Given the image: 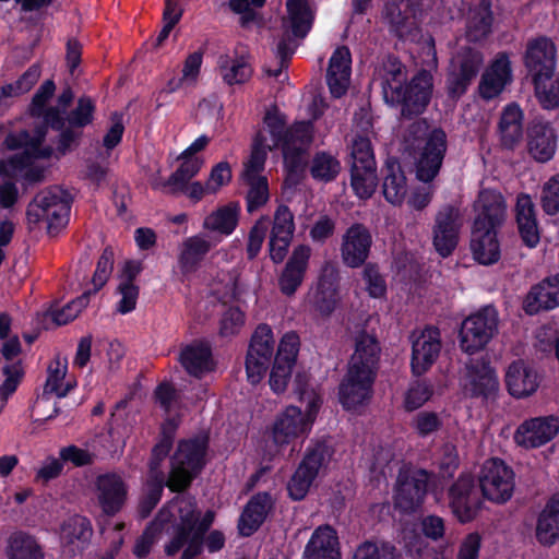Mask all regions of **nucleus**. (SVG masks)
Returning <instances> with one entry per match:
<instances>
[{
  "instance_id": "41",
  "label": "nucleus",
  "mask_w": 559,
  "mask_h": 559,
  "mask_svg": "<svg viewBox=\"0 0 559 559\" xmlns=\"http://www.w3.org/2000/svg\"><path fill=\"white\" fill-rule=\"evenodd\" d=\"M334 448L325 439L311 440L304 456L298 464L300 467L318 477L320 472L326 469L333 455Z\"/></svg>"
},
{
  "instance_id": "54",
  "label": "nucleus",
  "mask_w": 559,
  "mask_h": 559,
  "mask_svg": "<svg viewBox=\"0 0 559 559\" xmlns=\"http://www.w3.org/2000/svg\"><path fill=\"white\" fill-rule=\"evenodd\" d=\"M362 266V280L368 296L373 299H384L388 294V285L384 275L380 272L379 265L368 262Z\"/></svg>"
},
{
  "instance_id": "42",
  "label": "nucleus",
  "mask_w": 559,
  "mask_h": 559,
  "mask_svg": "<svg viewBox=\"0 0 559 559\" xmlns=\"http://www.w3.org/2000/svg\"><path fill=\"white\" fill-rule=\"evenodd\" d=\"M523 111L516 103L508 104L499 120L502 145L513 148L522 138Z\"/></svg>"
},
{
  "instance_id": "5",
  "label": "nucleus",
  "mask_w": 559,
  "mask_h": 559,
  "mask_svg": "<svg viewBox=\"0 0 559 559\" xmlns=\"http://www.w3.org/2000/svg\"><path fill=\"white\" fill-rule=\"evenodd\" d=\"M209 436L182 439L170 456L167 487L171 492L185 495L206 465Z\"/></svg>"
},
{
  "instance_id": "27",
  "label": "nucleus",
  "mask_w": 559,
  "mask_h": 559,
  "mask_svg": "<svg viewBox=\"0 0 559 559\" xmlns=\"http://www.w3.org/2000/svg\"><path fill=\"white\" fill-rule=\"evenodd\" d=\"M92 536V522L84 515H71L60 526L61 546L71 556L81 555L88 547Z\"/></svg>"
},
{
  "instance_id": "48",
  "label": "nucleus",
  "mask_w": 559,
  "mask_h": 559,
  "mask_svg": "<svg viewBox=\"0 0 559 559\" xmlns=\"http://www.w3.org/2000/svg\"><path fill=\"white\" fill-rule=\"evenodd\" d=\"M159 511L155 515L154 520L144 528L142 534L136 538L135 544L133 546V555L138 559H145L151 550L153 545L156 542V537L160 532L166 533V528L170 525V518L166 516L165 519H158Z\"/></svg>"
},
{
  "instance_id": "14",
  "label": "nucleus",
  "mask_w": 559,
  "mask_h": 559,
  "mask_svg": "<svg viewBox=\"0 0 559 559\" xmlns=\"http://www.w3.org/2000/svg\"><path fill=\"white\" fill-rule=\"evenodd\" d=\"M274 335L267 323H260L253 331L247 355L246 373L248 381L255 385L265 377L274 359Z\"/></svg>"
},
{
  "instance_id": "11",
  "label": "nucleus",
  "mask_w": 559,
  "mask_h": 559,
  "mask_svg": "<svg viewBox=\"0 0 559 559\" xmlns=\"http://www.w3.org/2000/svg\"><path fill=\"white\" fill-rule=\"evenodd\" d=\"M484 64L480 50L462 47L452 60L445 78V92L449 99L457 102L464 96Z\"/></svg>"
},
{
  "instance_id": "56",
  "label": "nucleus",
  "mask_w": 559,
  "mask_h": 559,
  "mask_svg": "<svg viewBox=\"0 0 559 559\" xmlns=\"http://www.w3.org/2000/svg\"><path fill=\"white\" fill-rule=\"evenodd\" d=\"M295 230L294 213L286 204H280L274 212L270 237L293 239Z\"/></svg>"
},
{
  "instance_id": "13",
  "label": "nucleus",
  "mask_w": 559,
  "mask_h": 559,
  "mask_svg": "<svg viewBox=\"0 0 559 559\" xmlns=\"http://www.w3.org/2000/svg\"><path fill=\"white\" fill-rule=\"evenodd\" d=\"M447 497L453 516L462 524L475 520L483 509L484 498L471 474H461L448 488Z\"/></svg>"
},
{
  "instance_id": "59",
  "label": "nucleus",
  "mask_w": 559,
  "mask_h": 559,
  "mask_svg": "<svg viewBox=\"0 0 559 559\" xmlns=\"http://www.w3.org/2000/svg\"><path fill=\"white\" fill-rule=\"evenodd\" d=\"M269 224V216L262 215L250 228L246 247L248 260H254L259 255L266 237Z\"/></svg>"
},
{
  "instance_id": "51",
  "label": "nucleus",
  "mask_w": 559,
  "mask_h": 559,
  "mask_svg": "<svg viewBox=\"0 0 559 559\" xmlns=\"http://www.w3.org/2000/svg\"><path fill=\"white\" fill-rule=\"evenodd\" d=\"M271 150V146L265 145V138L261 133H258L253 140L249 159L245 163L242 178H262L261 173L265 167L267 151Z\"/></svg>"
},
{
  "instance_id": "20",
  "label": "nucleus",
  "mask_w": 559,
  "mask_h": 559,
  "mask_svg": "<svg viewBox=\"0 0 559 559\" xmlns=\"http://www.w3.org/2000/svg\"><path fill=\"white\" fill-rule=\"evenodd\" d=\"M513 82V71L509 53L498 52L481 74L478 93L481 99L489 102L499 97Z\"/></svg>"
},
{
  "instance_id": "46",
  "label": "nucleus",
  "mask_w": 559,
  "mask_h": 559,
  "mask_svg": "<svg viewBox=\"0 0 559 559\" xmlns=\"http://www.w3.org/2000/svg\"><path fill=\"white\" fill-rule=\"evenodd\" d=\"M380 76L384 100L390 97L391 93H394L395 90H399L407 82L405 66L397 57L392 55L388 56L383 61Z\"/></svg>"
},
{
  "instance_id": "35",
  "label": "nucleus",
  "mask_w": 559,
  "mask_h": 559,
  "mask_svg": "<svg viewBox=\"0 0 559 559\" xmlns=\"http://www.w3.org/2000/svg\"><path fill=\"white\" fill-rule=\"evenodd\" d=\"M495 16L491 0H479L469 9L466 19V39L471 43H481L492 33Z\"/></svg>"
},
{
  "instance_id": "30",
  "label": "nucleus",
  "mask_w": 559,
  "mask_h": 559,
  "mask_svg": "<svg viewBox=\"0 0 559 559\" xmlns=\"http://www.w3.org/2000/svg\"><path fill=\"white\" fill-rule=\"evenodd\" d=\"M338 273L333 267H323L311 298L312 307L322 317H330L338 301Z\"/></svg>"
},
{
  "instance_id": "8",
  "label": "nucleus",
  "mask_w": 559,
  "mask_h": 559,
  "mask_svg": "<svg viewBox=\"0 0 559 559\" xmlns=\"http://www.w3.org/2000/svg\"><path fill=\"white\" fill-rule=\"evenodd\" d=\"M287 15L282 19L283 34L276 45V57L288 66L295 53V39H304L312 28L314 14L308 0H286Z\"/></svg>"
},
{
  "instance_id": "4",
  "label": "nucleus",
  "mask_w": 559,
  "mask_h": 559,
  "mask_svg": "<svg viewBox=\"0 0 559 559\" xmlns=\"http://www.w3.org/2000/svg\"><path fill=\"white\" fill-rule=\"evenodd\" d=\"M295 392L305 405V413L300 407L289 405L277 415L272 430L277 445L289 444L299 436L309 433L323 403L321 395L307 383L298 381Z\"/></svg>"
},
{
  "instance_id": "45",
  "label": "nucleus",
  "mask_w": 559,
  "mask_h": 559,
  "mask_svg": "<svg viewBox=\"0 0 559 559\" xmlns=\"http://www.w3.org/2000/svg\"><path fill=\"white\" fill-rule=\"evenodd\" d=\"M222 78L228 85L243 84L253 70L245 56H222L218 61Z\"/></svg>"
},
{
  "instance_id": "53",
  "label": "nucleus",
  "mask_w": 559,
  "mask_h": 559,
  "mask_svg": "<svg viewBox=\"0 0 559 559\" xmlns=\"http://www.w3.org/2000/svg\"><path fill=\"white\" fill-rule=\"evenodd\" d=\"M249 186L246 195V207L249 214H252L266 204L270 198L269 182L266 177L262 178H242Z\"/></svg>"
},
{
  "instance_id": "31",
  "label": "nucleus",
  "mask_w": 559,
  "mask_h": 559,
  "mask_svg": "<svg viewBox=\"0 0 559 559\" xmlns=\"http://www.w3.org/2000/svg\"><path fill=\"white\" fill-rule=\"evenodd\" d=\"M352 56L346 46L337 47L329 61L326 84L334 98H341L348 90Z\"/></svg>"
},
{
  "instance_id": "52",
  "label": "nucleus",
  "mask_w": 559,
  "mask_h": 559,
  "mask_svg": "<svg viewBox=\"0 0 559 559\" xmlns=\"http://www.w3.org/2000/svg\"><path fill=\"white\" fill-rule=\"evenodd\" d=\"M166 483L167 479L160 478V475L147 476L139 504V513L141 518H147L158 504L162 499L164 488L167 487Z\"/></svg>"
},
{
  "instance_id": "26",
  "label": "nucleus",
  "mask_w": 559,
  "mask_h": 559,
  "mask_svg": "<svg viewBox=\"0 0 559 559\" xmlns=\"http://www.w3.org/2000/svg\"><path fill=\"white\" fill-rule=\"evenodd\" d=\"M274 508L270 492L259 491L250 497L238 520V532L243 537H250L263 525Z\"/></svg>"
},
{
  "instance_id": "64",
  "label": "nucleus",
  "mask_w": 559,
  "mask_h": 559,
  "mask_svg": "<svg viewBox=\"0 0 559 559\" xmlns=\"http://www.w3.org/2000/svg\"><path fill=\"white\" fill-rule=\"evenodd\" d=\"M540 205L547 215L559 213V173L551 176L543 186Z\"/></svg>"
},
{
  "instance_id": "34",
  "label": "nucleus",
  "mask_w": 559,
  "mask_h": 559,
  "mask_svg": "<svg viewBox=\"0 0 559 559\" xmlns=\"http://www.w3.org/2000/svg\"><path fill=\"white\" fill-rule=\"evenodd\" d=\"M506 385L509 393L516 397H527L539 386L537 372L523 360L513 361L506 373Z\"/></svg>"
},
{
  "instance_id": "55",
  "label": "nucleus",
  "mask_w": 559,
  "mask_h": 559,
  "mask_svg": "<svg viewBox=\"0 0 559 559\" xmlns=\"http://www.w3.org/2000/svg\"><path fill=\"white\" fill-rule=\"evenodd\" d=\"M200 549L191 550V542L185 544V547L181 549L182 554L180 559H195L201 556L204 549H206L210 554H215L221 551L225 547L226 538L222 531L213 530L209 531L206 534L201 537Z\"/></svg>"
},
{
  "instance_id": "47",
  "label": "nucleus",
  "mask_w": 559,
  "mask_h": 559,
  "mask_svg": "<svg viewBox=\"0 0 559 559\" xmlns=\"http://www.w3.org/2000/svg\"><path fill=\"white\" fill-rule=\"evenodd\" d=\"M341 169V163L335 156L329 152L319 151L313 155L309 170L314 180L328 183L337 178Z\"/></svg>"
},
{
  "instance_id": "15",
  "label": "nucleus",
  "mask_w": 559,
  "mask_h": 559,
  "mask_svg": "<svg viewBox=\"0 0 559 559\" xmlns=\"http://www.w3.org/2000/svg\"><path fill=\"white\" fill-rule=\"evenodd\" d=\"M477 485L484 499L506 503L514 491V472L501 459L492 457L483 465Z\"/></svg>"
},
{
  "instance_id": "6",
  "label": "nucleus",
  "mask_w": 559,
  "mask_h": 559,
  "mask_svg": "<svg viewBox=\"0 0 559 559\" xmlns=\"http://www.w3.org/2000/svg\"><path fill=\"white\" fill-rule=\"evenodd\" d=\"M72 195L64 189L52 186L38 192L26 209L29 224L47 223L49 235H56L67 226L70 218Z\"/></svg>"
},
{
  "instance_id": "10",
  "label": "nucleus",
  "mask_w": 559,
  "mask_h": 559,
  "mask_svg": "<svg viewBox=\"0 0 559 559\" xmlns=\"http://www.w3.org/2000/svg\"><path fill=\"white\" fill-rule=\"evenodd\" d=\"M433 474L425 468H401L394 488V506L404 514L417 512L425 502Z\"/></svg>"
},
{
  "instance_id": "63",
  "label": "nucleus",
  "mask_w": 559,
  "mask_h": 559,
  "mask_svg": "<svg viewBox=\"0 0 559 559\" xmlns=\"http://www.w3.org/2000/svg\"><path fill=\"white\" fill-rule=\"evenodd\" d=\"M443 426V420L436 412L421 411L418 412L413 420L412 427L420 438H427L439 431Z\"/></svg>"
},
{
  "instance_id": "58",
  "label": "nucleus",
  "mask_w": 559,
  "mask_h": 559,
  "mask_svg": "<svg viewBox=\"0 0 559 559\" xmlns=\"http://www.w3.org/2000/svg\"><path fill=\"white\" fill-rule=\"evenodd\" d=\"M299 348L300 337L298 333L295 331L286 332L278 343L277 350L274 354L273 360L294 367L297 360Z\"/></svg>"
},
{
  "instance_id": "33",
  "label": "nucleus",
  "mask_w": 559,
  "mask_h": 559,
  "mask_svg": "<svg viewBox=\"0 0 559 559\" xmlns=\"http://www.w3.org/2000/svg\"><path fill=\"white\" fill-rule=\"evenodd\" d=\"M98 502L107 515L118 513L127 498V487L122 478L115 473L99 475L96 479Z\"/></svg>"
},
{
  "instance_id": "44",
  "label": "nucleus",
  "mask_w": 559,
  "mask_h": 559,
  "mask_svg": "<svg viewBox=\"0 0 559 559\" xmlns=\"http://www.w3.org/2000/svg\"><path fill=\"white\" fill-rule=\"evenodd\" d=\"M7 557L8 559H45V554L34 536L20 531L9 537Z\"/></svg>"
},
{
  "instance_id": "36",
  "label": "nucleus",
  "mask_w": 559,
  "mask_h": 559,
  "mask_svg": "<svg viewBox=\"0 0 559 559\" xmlns=\"http://www.w3.org/2000/svg\"><path fill=\"white\" fill-rule=\"evenodd\" d=\"M518 229L523 242L534 248L539 242V230L535 205L528 194H520L515 204Z\"/></svg>"
},
{
  "instance_id": "18",
  "label": "nucleus",
  "mask_w": 559,
  "mask_h": 559,
  "mask_svg": "<svg viewBox=\"0 0 559 559\" xmlns=\"http://www.w3.org/2000/svg\"><path fill=\"white\" fill-rule=\"evenodd\" d=\"M461 226L460 211L453 205L447 204L436 214L432 243L442 258H448L456 249Z\"/></svg>"
},
{
  "instance_id": "29",
  "label": "nucleus",
  "mask_w": 559,
  "mask_h": 559,
  "mask_svg": "<svg viewBox=\"0 0 559 559\" xmlns=\"http://www.w3.org/2000/svg\"><path fill=\"white\" fill-rule=\"evenodd\" d=\"M559 306V273L544 278L532 286L524 300L527 314H537L543 310H551Z\"/></svg>"
},
{
  "instance_id": "57",
  "label": "nucleus",
  "mask_w": 559,
  "mask_h": 559,
  "mask_svg": "<svg viewBox=\"0 0 559 559\" xmlns=\"http://www.w3.org/2000/svg\"><path fill=\"white\" fill-rule=\"evenodd\" d=\"M95 111V102L90 96H81L75 108L67 115L68 124L83 129L93 122Z\"/></svg>"
},
{
  "instance_id": "40",
  "label": "nucleus",
  "mask_w": 559,
  "mask_h": 559,
  "mask_svg": "<svg viewBox=\"0 0 559 559\" xmlns=\"http://www.w3.org/2000/svg\"><path fill=\"white\" fill-rule=\"evenodd\" d=\"M240 211L241 207L238 201H230L218 206L204 218L203 228L223 236H229L238 226Z\"/></svg>"
},
{
  "instance_id": "61",
  "label": "nucleus",
  "mask_w": 559,
  "mask_h": 559,
  "mask_svg": "<svg viewBox=\"0 0 559 559\" xmlns=\"http://www.w3.org/2000/svg\"><path fill=\"white\" fill-rule=\"evenodd\" d=\"M433 394L432 386L426 380L416 381L408 388L405 400L404 408L407 412H414L427 403Z\"/></svg>"
},
{
  "instance_id": "39",
  "label": "nucleus",
  "mask_w": 559,
  "mask_h": 559,
  "mask_svg": "<svg viewBox=\"0 0 559 559\" xmlns=\"http://www.w3.org/2000/svg\"><path fill=\"white\" fill-rule=\"evenodd\" d=\"M212 247V242L205 239L202 235L186 238L181 245V250L178 257V264L181 273H194L211 251Z\"/></svg>"
},
{
  "instance_id": "21",
  "label": "nucleus",
  "mask_w": 559,
  "mask_h": 559,
  "mask_svg": "<svg viewBox=\"0 0 559 559\" xmlns=\"http://www.w3.org/2000/svg\"><path fill=\"white\" fill-rule=\"evenodd\" d=\"M464 392L472 399L487 401L493 399L499 390L496 370L487 359H477L466 366Z\"/></svg>"
},
{
  "instance_id": "2",
  "label": "nucleus",
  "mask_w": 559,
  "mask_h": 559,
  "mask_svg": "<svg viewBox=\"0 0 559 559\" xmlns=\"http://www.w3.org/2000/svg\"><path fill=\"white\" fill-rule=\"evenodd\" d=\"M166 516L170 518V525L166 528V534L170 539L165 545L164 551L168 557H173L188 542H191V550L200 549L201 537L213 525L215 512L206 510L202 515L193 496L177 495L159 510L158 519Z\"/></svg>"
},
{
  "instance_id": "43",
  "label": "nucleus",
  "mask_w": 559,
  "mask_h": 559,
  "mask_svg": "<svg viewBox=\"0 0 559 559\" xmlns=\"http://www.w3.org/2000/svg\"><path fill=\"white\" fill-rule=\"evenodd\" d=\"M413 0H386L383 15L390 24L391 31L402 36L408 28V23L415 15Z\"/></svg>"
},
{
  "instance_id": "9",
  "label": "nucleus",
  "mask_w": 559,
  "mask_h": 559,
  "mask_svg": "<svg viewBox=\"0 0 559 559\" xmlns=\"http://www.w3.org/2000/svg\"><path fill=\"white\" fill-rule=\"evenodd\" d=\"M350 186L360 200L370 199L378 186L377 163L371 141L356 135L349 155Z\"/></svg>"
},
{
  "instance_id": "60",
  "label": "nucleus",
  "mask_w": 559,
  "mask_h": 559,
  "mask_svg": "<svg viewBox=\"0 0 559 559\" xmlns=\"http://www.w3.org/2000/svg\"><path fill=\"white\" fill-rule=\"evenodd\" d=\"M316 479V476L298 465L287 483L288 497L294 501L304 500Z\"/></svg>"
},
{
  "instance_id": "49",
  "label": "nucleus",
  "mask_w": 559,
  "mask_h": 559,
  "mask_svg": "<svg viewBox=\"0 0 559 559\" xmlns=\"http://www.w3.org/2000/svg\"><path fill=\"white\" fill-rule=\"evenodd\" d=\"M353 559H404L402 552L390 542L365 540L359 544Z\"/></svg>"
},
{
  "instance_id": "16",
  "label": "nucleus",
  "mask_w": 559,
  "mask_h": 559,
  "mask_svg": "<svg viewBox=\"0 0 559 559\" xmlns=\"http://www.w3.org/2000/svg\"><path fill=\"white\" fill-rule=\"evenodd\" d=\"M448 150V136L442 128H432L425 142L416 146V177L419 181L431 182L443 164Z\"/></svg>"
},
{
  "instance_id": "1",
  "label": "nucleus",
  "mask_w": 559,
  "mask_h": 559,
  "mask_svg": "<svg viewBox=\"0 0 559 559\" xmlns=\"http://www.w3.org/2000/svg\"><path fill=\"white\" fill-rule=\"evenodd\" d=\"M380 352L376 337L366 333L357 337L355 352L338 385V402L345 411H356L371 400Z\"/></svg>"
},
{
  "instance_id": "12",
  "label": "nucleus",
  "mask_w": 559,
  "mask_h": 559,
  "mask_svg": "<svg viewBox=\"0 0 559 559\" xmlns=\"http://www.w3.org/2000/svg\"><path fill=\"white\" fill-rule=\"evenodd\" d=\"M498 322V312L492 306L483 307L469 314L459 331L461 349L471 355L484 349L497 333Z\"/></svg>"
},
{
  "instance_id": "32",
  "label": "nucleus",
  "mask_w": 559,
  "mask_h": 559,
  "mask_svg": "<svg viewBox=\"0 0 559 559\" xmlns=\"http://www.w3.org/2000/svg\"><path fill=\"white\" fill-rule=\"evenodd\" d=\"M382 194L392 205H401L407 194V178L397 157L389 156L381 168Z\"/></svg>"
},
{
  "instance_id": "17",
  "label": "nucleus",
  "mask_w": 559,
  "mask_h": 559,
  "mask_svg": "<svg viewBox=\"0 0 559 559\" xmlns=\"http://www.w3.org/2000/svg\"><path fill=\"white\" fill-rule=\"evenodd\" d=\"M524 66L533 84L542 80H551L557 66V47L546 37L538 36L530 39L524 53Z\"/></svg>"
},
{
  "instance_id": "62",
  "label": "nucleus",
  "mask_w": 559,
  "mask_h": 559,
  "mask_svg": "<svg viewBox=\"0 0 559 559\" xmlns=\"http://www.w3.org/2000/svg\"><path fill=\"white\" fill-rule=\"evenodd\" d=\"M91 290L84 292L76 299L68 302L61 309L52 311V321L57 325H66L73 321L90 302Z\"/></svg>"
},
{
  "instance_id": "22",
  "label": "nucleus",
  "mask_w": 559,
  "mask_h": 559,
  "mask_svg": "<svg viewBox=\"0 0 559 559\" xmlns=\"http://www.w3.org/2000/svg\"><path fill=\"white\" fill-rule=\"evenodd\" d=\"M441 334L437 326H426L412 341L411 368L413 374L426 373L438 359L441 352Z\"/></svg>"
},
{
  "instance_id": "38",
  "label": "nucleus",
  "mask_w": 559,
  "mask_h": 559,
  "mask_svg": "<svg viewBox=\"0 0 559 559\" xmlns=\"http://www.w3.org/2000/svg\"><path fill=\"white\" fill-rule=\"evenodd\" d=\"M536 539L544 546H551L559 539V492L547 500L537 518Z\"/></svg>"
},
{
  "instance_id": "23",
  "label": "nucleus",
  "mask_w": 559,
  "mask_h": 559,
  "mask_svg": "<svg viewBox=\"0 0 559 559\" xmlns=\"http://www.w3.org/2000/svg\"><path fill=\"white\" fill-rule=\"evenodd\" d=\"M559 432L556 416L534 417L524 420L515 430L514 441L525 449H536L551 441Z\"/></svg>"
},
{
  "instance_id": "28",
  "label": "nucleus",
  "mask_w": 559,
  "mask_h": 559,
  "mask_svg": "<svg viewBox=\"0 0 559 559\" xmlns=\"http://www.w3.org/2000/svg\"><path fill=\"white\" fill-rule=\"evenodd\" d=\"M301 559H342L336 530L329 524L318 526L307 542Z\"/></svg>"
},
{
  "instance_id": "50",
  "label": "nucleus",
  "mask_w": 559,
  "mask_h": 559,
  "mask_svg": "<svg viewBox=\"0 0 559 559\" xmlns=\"http://www.w3.org/2000/svg\"><path fill=\"white\" fill-rule=\"evenodd\" d=\"M178 160L181 162L178 168L166 180L154 185V189H162L173 185L182 186L183 183H188L200 173L204 165V159L202 157H178Z\"/></svg>"
},
{
  "instance_id": "7",
  "label": "nucleus",
  "mask_w": 559,
  "mask_h": 559,
  "mask_svg": "<svg viewBox=\"0 0 559 559\" xmlns=\"http://www.w3.org/2000/svg\"><path fill=\"white\" fill-rule=\"evenodd\" d=\"M433 93V76L430 71L420 69L384 102L399 109L400 118L413 120L428 108Z\"/></svg>"
},
{
  "instance_id": "25",
  "label": "nucleus",
  "mask_w": 559,
  "mask_h": 559,
  "mask_svg": "<svg viewBox=\"0 0 559 559\" xmlns=\"http://www.w3.org/2000/svg\"><path fill=\"white\" fill-rule=\"evenodd\" d=\"M310 258V246L300 243L293 249L277 280L280 292L284 296L295 295L301 286L309 267Z\"/></svg>"
},
{
  "instance_id": "37",
  "label": "nucleus",
  "mask_w": 559,
  "mask_h": 559,
  "mask_svg": "<svg viewBox=\"0 0 559 559\" xmlns=\"http://www.w3.org/2000/svg\"><path fill=\"white\" fill-rule=\"evenodd\" d=\"M179 361L188 374L201 378L211 371L212 348L202 341L188 344L181 348Z\"/></svg>"
},
{
  "instance_id": "3",
  "label": "nucleus",
  "mask_w": 559,
  "mask_h": 559,
  "mask_svg": "<svg viewBox=\"0 0 559 559\" xmlns=\"http://www.w3.org/2000/svg\"><path fill=\"white\" fill-rule=\"evenodd\" d=\"M480 211L474 219L471 251L476 262L492 265L500 260L498 228L506 217V203L501 194L485 192L479 197Z\"/></svg>"
},
{
  "instance_id": "24",
  "label": "nucleus",
  "mask_w": 559,
  "mask_h": 559,
  "mask_svg": "<svg viewBox=\"0 0 559 559\" xmlns=\"http://www.w3.org/2000/svg\"><path fill=\"white\" fill-rule=\"evenodd\" d=\"M527 153L537 163L551 160L558 148V134L549 121L535 119L526 131Z\"/></svg>"
},
{
  "instance_id": "19",
  "label": "nucleus",
  "mask_w": 559,
  "mask_h": 559,
  "mask_svg": "<svg viewBox=\"0 0 559 559\" xmlns=\"http://www.w3.org/2000/svg\"><path fill=\"white\" fill-rule=\"evenodd\" d=\"M372 246V236L361 223L352 224L342 236L341 258L345 266L358 269L367 264Z\"/></svg>"
}]
</instances>
